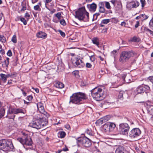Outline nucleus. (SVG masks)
Listing matches in <instances>:
<instances>
[{
  "mask_svg": "<svg viewBox=\"0 0 153 153\" xmlns=\"http://www.w3.org/2000/svg\"><path fill=\"white\" fill-rule=\"evenodd\" d=\"M48 123L47 119L45 117L40 118L38 119H33L29 123L30 127L37 129L40 128L42 127L46 126Z\"/></svg>",
  "mask_w": 153,
  "mask_h": 153,
  "instance_id": "f257e3e1",
  "label": "nucleus"
},
{
  "mask_svg": "<svg viewBox=\"0 0 153 153\" xmlns=\"http://www.w3.org/2000/svg\"><path fill=\"white\" fill-rule=\"evenodd\" d=\"M75 17L79 20H82L85 22L89 21V13L85 10V7L79 8L76 12Z\"/></svg>",
  "mask_w": 153,
  "mask_h": 153,
  "instance_id": "f03ea898",
  "label": "nucleus"
},
{
  "mask_svg": "<svg viewBox=\"0 0 153 153\" xmlns=\"http://www.w3.org/2000/svg\"><path fill=\"white\" fill-rule=\"evenodd\" d=\"M87 98L86 95L82 93L78 92L73 94L70 97V100L69 103L72 102L75 104H79L80 102L83 100Z\"/></svg>",
  "mask_w": 153,
  "mask_h": 153,
  "instance_id": "7ed1b4c3",
  "label": "nucleus"
},
{
  "mask_svg": "<svg viewBox=\"0 0 153 153\" xmlns=\"http://www.w3.org/2000/svg\"><path fill=\"white\" fill-rule=\"evenodd\" d=\"M14 147L10 140H0V150L4 151H12Z\"/></svg>",
  "mask_w": 153,
  "mask_h": 153,
  "instance_id": "20e7f679",
  "label": "nucleus"
},
{
  "mask_svg": "<svg viewBox=\"0 0 153 153\" xmlns=\"http://www.w3.org/2000/svg\"><path fill=\"white\" fill-rule=\"evenodd\" d=\"M91 95L94 99L97 101L102 100L105 97L103 91L101 88L95 87L91 91Z\"/></svg>",
  "mask_w": 153,
  "mask_h": 153,
  "instance_id": "39448f33",
  "label": "nucleus"
},
{
  "mask_svg": "<svg viewBox=\"0 0 153 153\" xmlns=\"http://www.w3.org/2000/svg\"><path fill=\"white\" fill-rule=\"evenodd\" d=\"M25 113V111L21 108H10L7 111L6 117L9 119H13L15 116L14 114Z\"/></svg>",
  "mask_w": 153,
  "mask_h": 153,
  "instance_id": "423d86ee",
  "label": "nucleus"
},
{
  "mask_svg": "<svg viewBox=\"0 0 153 153\" xmlns=\"http://www.w3.org/2000/svg\"><path fill=\"white\" fill-rule=\"evenodd\" d=\"M77 144L79 145L82 144L85 147H88L91 145L90 140L86 137H80L76 139Z\"/></svg>",
  "mask_w": 153,
  "mask_h": 153,
  "instance_id": "0eeeda50",
  "label": "nucleus"
},
{
  "mask_svg": "<svg viewBox=\"0 0 153 153\" xmlns=\"http://www.w3.org/2000/svg\"><path fill=\"white\" fill-rule=\"evenodd\" d=\"M134 55V54L132 52L127 51H123L120 55L119 61L122 62H126Z\"/></svg>",
  "mask_w": 153,
  "mask_h": 153,
  "instance_id": "6e6552de",
  "label": "nucleus"
},
{
  "mask_svg": "<svg viewBox=\"0 0 153 153\" xmlns=\"http://www.w3.org/2000/svg\"><path fill=\"white\" fill-rule=\"evenodd\" d=\"M129 129V126L126 123H122L119 125V131L120 134L122 135H128Z\"/></svg>",
  "mask_w": 153,
  "mask_h": 153,
  "instance_id": "1a4fd4ad",
  "label": "nucleus"
},
{
  "mask_svg": "<svg viewBox=\"0 0 153 153\" xmlns=\"http://www.w3.org/2000/svg\"><path fill=\"white\" fill-rule=\"evenodd\" d=\"M141 132V131L139 128H134L129 132L128 135L131 138L134 139L139 136Z\"/></svg>",
  "mask_w": 153,
  "mask_h": 153,
  "instance_id": "9d476101",
  "label": "nucleus"
},
{
  "mask_svg": "<svg viewBox=\"0 0 153 153\" xmlns=\"http://www.w3.org/2000/svg\"><path fill=\"white\" fill-rule=\"evenodd\" d=\"M140 4L137 1H132L131 2H128L126 5V7L129 10L132 8H136Z\"/></svg>",
  "mask_w": 153,
  "mask_h": 153,
  "instance_id": "9b49d317",
  "label": "nucleus"
},
{
  "mask_svg": "<svg viewBox=\"0 0 153 153\" xmlns=\"http://www.w3.org/2000/svg\"><path fill=\"white\" fill-rule=\"evenodd\" d=\"M73 62H74V64H75V65L76 66L79 68H82L83 66V64L79 58H76L75 60H73Z\"/></svg>",
  "mask_w": 153,
  "mask_h": 153,
  "instance_id": "f8f14e48",
  "label": "nucleus"
},
{
  "mask_svg": "<svg viewBox=\"0 0 153 153\" xmlns=\"http://www.w3.org/2000/svg\"><path fill=\"white\" fill-rule=\"evenodd\" d=\"M87 7L91 11L94 12L96 10L97 5L95 3H93L91 4H88Z\"/></svg>",
  "mask_w": 153,
  "mask_h": 153,
  "instance_id": "ddd939ff",
  "label": "nucleus"
},
{
  "mask_svg": "<svg viewBox=\"0 0 153 153\" xmlns=\"http://www.w3.org/2000/svg\"><path fill=\"white\" fill-rule=\"evenodd\" d=\"M24 141V145L30 146L32 144V139L29 136H27L26 137H25Z\"/></svg>",
  "mask_w": 153,
  "mask_h": 153,
  "instance_id": "4468645a",
  "label": "nucleus"
},
{
  "mask_svg": "<svg viewBox=\"0 0 153 153\" xmlns=\"http://www.w3.org/2000/svg\"><path fill=\"white\" fill-rule=\"evenodd\" d=\"M0 85H3V83L6 82L7 81V78L6 76V75L3 74H0Z\"/></svg>",
  "mask_w": 153,
  "mask_h": 153,
  "instance_id": "2eb2a0df",
  "label": "nucleus"
},
{
  "mask_svg": "<svg viewBox=\"0 0 153 153\" xmlns=\"http://www.w3.org/2000/svg\"><path fill=\"white\" fill-rule=\"evenodd\" d=\"M116 152L118 153H129L122 146L119 147L116 149Z\"/></svg>",
  "mask_w": 153,
  "mask_h": 153,
  "instance_id": "dca6fc26",
  "label": "nucleus"
},
{
  "mask_svg": "<svg viewBox=\"0 0 153 153\" xmlns=\"http://www.w3.org/2000/svg\"><path fill=\"white\" fill-rule=\"evenodd\" d=\"M47 34L42 31H39L36 34V36L37 37L42 39H45L47 37Z\"/></svg>",
  "mask_w": 153,
  "mask_h": 153,
  "instance_id": "f3484780",
  "label": "nucleus"
},
{
  "mask_svg": "<svg viewBox=\"0 0 153 153\" xmlns=\"http://www.w3.org/2000/svg\"><path fill=\"white\" fill-rule=\"evenodd\" d=\"M110 115H107L104 117L100 119L98 122L99 123L102 124L103 123L107 121L108 120L110 119Z\"/></svg>",
  "mask_w": 153,
  "mask_h": 153,
  "instance_id": "a211bd4d",
  "label": "nucleus"
},
{
  "mask_svg": "<svg viewBox=\"0 0 153 153\" xmlns=\"http://www.w3.org/2000/svg\"><path fill=\"white\" fill-rule=\"evenodd\" d=\"M99 6V11L100 13H104L105 11V9L104 7V4L102 2H100L98 4Z\"/></svg>",
  "mask_w": 153,
  "mask_h": 153,
  "instance_id": "6ab92c4d",
  "label": "nucleus"
},
{
  "mask_svg": "<svg viewBox=\"0 0 153 153\" xmlns=\"http://www.w3.org/2000/svg\"><path fill=\"white\" fill-rule=\"evenodd\" d=\"M110 19H103L102 20L100 24V26L101 27H104L105 26V25H106L109 23L110 21Z\"/></svg>",
  "mask_w": 153,
  "mask_h": 153,
  "instance_id": "aec40b11",
  "label": "nucleus"
},
{
  "mask_svg": "<svg viewBox=\"0 0 153 153\" xmlns=\"http://www.w3.org/2000/svg\"><path fill=\"white\" fill-rule=\"evenodd\" d=\"M38 109L40 113L44 114L47 117H48L49 116V114L46 112L45 111L44 106L40 108H39Z\"/></svg>",
  "mask_w": 153,
  "mask_h": 153,
  "instance_id": "412c9836",
  "label": "nucleus"
},
{
  "mask_svg": "<svg viewBox=\"0 0 153 153\" xmlns=\"http://www.w3.org/2000/svg\"><path fill=\"white\" fill-rule=\"evenodd\" d=\"M92 43L98 46L99 45V39L97 37H94L92 38L91 40Z\"/></svg>",
  "mask_w": 153,
  "mask_h": 153,
  "instance_id": "4be33fe9",
  "label": "nucleus"
},
{
  "mask_svg": "<svg viewBox=\"0 0 153 153\" xmlns=\"http://www.w3.org/2000/svg\"><path fill=\"white\" fill-rule=\"evenodd\" d=\"M109 131H112L116 126L115 124L113 123H108Z\"/></svg>",
  "mask_w": 153,
  "mask_h": 153,
  "instance_id": "5701e85b",
  "label": "nucleus"
},
{
  "mask_svg": "<svg viewBox=\"0 0 153 153\" xmlns=\"http://www.w3.org/2000/svg\"><path fill=\"white\" fill-rule=\"evenodd\" d=\"M5 113V110L1 107V103L0 102V119L1 118L4 116Z\"/></svg>",
  "mask_w": 153,
  "mask_h": 153,
  "instance_id": "b1692460",
  "label": "nucleus"
},
{
  "mask_svg": "<svg viewBox=\"0 0 153 153\" xmlns=\"http://www.w3.org/2000/svg\"><path fill=\"white\" fill-rule=\"evenodd\" d=\"M147 109L149 114L153 115V105H148L147 107Z\"/></svg>",
  "mask_w": 153,
  "mask_h": 153,
  "instance_id": "393cba45",
  "label": "nucleus"
},
{
  "mask_svg": "<svg viewBox=\"0 0 153 153\" xmlns=\"http://www.w3.org/2000/svg\"><path fill=\"white\" fill-rule=\"evenodd\" d=\"M136 91L138 94L143 93V86H139L136 89Z\"/></svg>",
  "mask_w": 153,
  "mask_h": 153,
  "instance_id": "a878e982",
  "label": "nucleus"
},
{
  "mask_svg": "<svg viewBox=\"0 0 153 153\" xmlns=\"http://www.w3.org/2000/svg\"><path fill=\"white\" fill-rule=\"evenodd\" d=\"M55 86L57 88H64V85L62 83L60 82H56L55 84Z\"/></svg>",
  "mask_w": 153,
  "mask_h": 153,
  "instance_id": "bb28decb",
  "label": "nucleus"
},
{
  "mask_svg": "<svg viewBox=\"0 0 153 153\" xmlns=\"http://www.w3.org/2000/svg\"><path fill=\"white\" fill-rule=\"evenodd\" d=\"M144 92L147 93L149 92L150 91V88L149 87L148 85H145L143 86Z\"/></svg>",
  "mask_w": 153,
  "mask_h": 153,
  "instance_id": "cd10ccee",
  "label": "nucleus"
},
{
  "mask_svg": "<svg viewBox=\"0 0 153 153\" xmlns=\"http://www.w3.org/2000/svg\"><path fill=\"white\" fill-rule=\"evenodd\" d=\"M103 128L106 131H109V125L108 122L104 124L103 126Z\"/></svg>",
  "mask_w": 153,
  "mask_h": 153,
  "instance_id": "c85d7f7f",
  "label": "nucleus"
},
{
  "mask_svg": "<svg viewBox=\"0 0 153 153\" xmlns=\"http://www.w3.org/2000/svg\"><path fill=\"white\" fill-rule=\"evenodd\" d=\"M0 41L3 43H5L7 41L6 38L3 36L0 35Z\"/></svg>",
  "mask_w": 153,
  "mask_h": 153,
  "instance_id": "c756f323",
  "label": "nucleus"
},
{
  "mask_svg": "<svg viewBox=\"0 0 153 153\" xmlns=\"http://www.w3.org/2000/svg\"><path fill=\"white\" fill-rule=\"evenodd\" d=\"M125 94V92L123 91H120L118 96V98L120 100H122L123 97V95Z\"/></svg>",
  "mask_w": 153,
  "mask_h": 153,
  "instance_id": "7c9ffc66",
  "label": "nucleus"
},
{
  "mask_svg": "<svg viewBox=\"0 0 153 153\" xmlns=\"http://www.w3.org/2000/svg\"><path fill=\"white\" fill-rule=\"evenodd\" d=\"M22 8L21 10V11H24L26 10L27 9V7L26 6V3H24V2H22Z\"/></svg>",
  "mask_w": 153,
  "mask_h": 153,
  "instance_id": "2f4dec72",
  "label": "nucleus"
},
{
  "mask_svg": "<svg viewBox=\"0 0 153 153\" xmlns=\"http://www.w3.org/2000/svg\"><path fill=\"white\" fill-rule=\"evenodd\" d=\"M105 7L108 9H111V7L110 5V3L108 2L105 1Z\"/></svg>",
  "mask_w": 153,
  "mask_h": 153,
  "instance_id": "473e14b6",
  "label": "nucleus"
},
{
  "mask_svg": "<svg viewBox=\"0 0 153 153\" xmlns=\"http://www.w3.org/2000/svg\"><path fill=\"white\" fill-rule=\"evenodd\" d=\"M24 139L22 138H17V140L19 142L23 145H24L25 137Z\"/></svg>",
  "mask_w": 153,
  "mask_h": 153,
  "instance_id": "72a5a7b5",
  "label": "nucleus"
},
{
  "mask_svg": "<svg viewBox=\"0 0 153 153\" xmlns=\"http://www.w3.org/2000/svg\"><path fill=\"white\" fill-rule=\"evenodd\" d=\"M100 14L99 13H96L94 14L93 16V21L97 19L98 16H99Z\"/></svg>",
  "mask_w": 153,
  "mask_h": 153,
  "instance_id": "f704fd0d",
  "label": "nucleus"
},
{
  "mask_svg": "<svg viewBox=\"0 0 153 153\" xmlns=\"http://www.w3.org/2000/svg\"><path fill=\"white\" fill-rule=\"evenodd\" d=\"M11 41L14 43L17 42L16 36L15 35H14L11 39Z\"/></svg>",
  "mask_w": 153,
  "mask_h": 153,
  "instance_id": "c9c22d12",
  "label": "nucleus"
},
{
  "mask_svg": "<svg viewBox=\"0 0 153 153\" xmlns=\"http://www.w3.org/2000/svg\"><path fill=\"white\" fill-rule=\"evenodd\" d=\"M9 58H7L6 59L4 60V62L5 63V64L6 65V66L7 67H8V65L9 63Z\"/></svg>",
  "mask_w": 153,
  "mask_h": 153,
  "instance_id": "e433bc0d",
  "label": "nucleus"
},
{
  "mask_svg": "<svg viewBox=\"0 0 153 153\" xmlns=\"http://www.w3.org/2000/svg\"><path fill=\"white\" fill-rule=\"evenodd\" d=\"M118 21L117 19L115 18H112L111 19V22L114 23H117Z\"/></svg>",
  "mask_w": 153,
  "mask_h": 153,
  "instance_id": "4c0bfd02",
  "label": "nucleus"
},
{
  "mask_svg": "<svg viewBox=\"0 0 153 153\" xmlns=\"http://www.w3.org/2000/svg\"><path fill=\"white\" fill-rule=\"evenodd\" d=\"M141 19H142L144 20H146L147 19L149 16L148 15H146L145 14H141Z\"/></svg>",
  "mask_w": 153,
  "mask_h": 153,
  "instance_id": "58836bf2",
  "label": "nucleus"
},
{
  "mask_svg": "<svg viewBox=\"0 0 153 153\" xmlns=\"http://www.w3.org/2000/svg\"><path fill=\"white\" fill-rule=\"evenodd\" d=\"M140 2L141 4V5L142 7H144L146 4V2L145 0H140Z\"/></svg>",
  "mask_w": 153,
  "mask_h": 153,
  "instance_id": "ea45409f",
  "label": "nucleus"
},
{
  "mask_svg": "<svg viewBox=\"0 0 153 153\" xmlns=\"http://www.w3.org/2000/svg\"><path fill=\"white\" fill-rule=\"evenodd\" d=\"M149 25L150 27L153 29V17L150 20L149 23Z\"/></svg>",
  "mask_w": 153,
  "mask_h": 153,
  "instance_id": "a19ab883",
  "label": "nucleus"
},
{
  "mask_svg": "<svg viewBox=\"0 0 153 153\" xmlns=\"http://www.w3.org/2000/svg\"><path fill=\"white\" fill-rule=\"evenodd\" d=\"M66 135L64 131H62L60 134L59 137L61 138H64Z\"/></svg>",
  "mask_w": 153,
  "mask_h": 153,
  "instance_id": "79ce46f5",
  "label": "nucleus"
},
{
  "mask_svg": "<svg viewBox=\"0 0 153 153\" xmlns=\"http://www.w3.org/2000/svg\"><path fill=\"white\" fill-rule=\"evenodd\" d=\"M20 20L22 22L24 25H26L27 24V22L25 19L24 18H21Z\"/></svg>",
  "mask_w": 153,
  "mask_h": 153,
  "instance_id": "37998d69",
  "label": "nucleus"
},
{
  "mask_svg": "<svg viewBox=\"0 0 153 153\" xmlns=\"http://www.w3.org/2000/svg\"><path fill=\"white\" fill-rule=\"evenodd\" d=\"M60 23L62 25L65 26L66 25V23L64 19H61L60 21Z\"/></svg>",
  "mask_w": 153,
  "mask_h": 153,
  "instance_id": "c03bdc74",
  "label": "nucleus"
},
{
  "mask_svg": "<svg viewBox=\"0 0 153 153\" xmlns=\"http://www.w3.org/2000/svg\"><path fill=\"white\" fill-rule=\"evenodd\" d=\"M90 59L91 62H94L95 59V57L94 55H91L90 57Z\"/></svg>",
  "mask_w": 153,
  "mask_h": 153,
  "instance_id": "a18cd8bd",
  "label": "nucleus"
},
{
  "mask_svg": "<svg viewBox=\"0 0 153 153\" xmlns=\"http://www.w3.org/2000/svg\"><path fill=\"white\" fill-rule=\"evenodd\" d=\"M145 30L147 32L151 34L152 35L153 32L147 28H145Z\"/></svg>",
  "mask_w": 153,
  "mask_h": 153,
  "instance_id": "49530a36",
  "label": "nucleus"
},
{
  "mask_svg": "<svg viewBox=\"0 0 153 153\" xmlns=\"http://www.w3.org/2000/svg\"><path fill=\"white\" fill-rule=\"evenodd\" d=\"M126 74H121V76L122 78L123 79V80L125 82H126L125 78L126 77Z\"/></svg>",
  "mask_w": 153,
  "mask_h": 153,
  "instance_id": "de8ad7c7",
  "label": "nucleus"
},
{
  "mask_svg": "<svg viewBox=\"0 0 153 153\" xmlns=\"http://www.w3.org/2000/svg\"><path fill=\"white\" fill-rule=\"evenodd\" d=\"M56 16L59 19H61V15L60 13L59 12L57 14H56Z\"/></svg>",
  "mask_w": 153,
  "mask_h": 153,
  "instance_id": "09e8293b",
  "label": "nucleus"
},
{
  "mask_svg": "<svg viewBox=\"0 0 153 153\" xmlns=\"http://www.w3.org/2000/svg\"><path fill=\"white\" fill-rule=\"evenodd\" d=\"M137 38L136 36H134L131 39V41L132 42H135L137 41Z\"/></svg>",
  "mask_w": 153,
  "mask_h": 153,
  "instance_id": "8fccbe9b",
  "label": "nucleus"
},
{
  "mask_svg": "<svg viewBox=\"0 0 153 153\" xmlns=\"http://www.w3.org/2000/svg\"><path fill=\"white\" fill-rule=\"evenodd\" d=\"M37 106L38 108L43 106V104L41 102H38L37 104Z\"/></svg>",
  "mask_w": 153,
  "mask_h": 153,
  "instance_id": "3c124183",
  "label": "nucleus"
},
{
  "mask_svg": "<svg viewBox=\"0 0 153 153\" xmlns=\"http://www.w3.org/2000/svg\"><path fill=\"white\" fill-rule=\"evenodd\" d=\"M60 33V35L62 37H64L65 36V33L62 32L61 30H59L58 31Z\"/></svg>",
  "mask_w": 153,
  "mask_h": 153,
  "instance_id": "603ef678",
  "label": "nucleus"
},
{
  "mask_svg": "<svg viewBox=\"0 0 153 153\" xmlns=\"http://www.w3.org/2000/svg\"><path fill=\"white\" fill-rule=\"evenodd\" d=\"M7 55L9 56H12V52H11V51L10 50L8 51L7 53Z\"/></svg>",
  "mask_w": 153,
  "mask_h": 153,
  "instance_id": "864d4df0",
  "label": "nucleus"
},
{
  "mask_svg": "<svg viewBox=\"0 0 153 153\" xmlns=\"http://www.w3.org/2000/svg\"><path fill=\"white\" fill-rule=\"evenodd\" d=\"M34 9L35 10H38L39 9H40L39 6V5H37L36 6H35L34 7Z\"/></svg>",
  "mask_w": 153,
  "mask_h": 153,
  "instance_id": "5fc2aeb1",
  "label": "nucleus"
},
{
  "mask_svg": "<svg viewBox=\"0 0 153 153\" xmlns=\"http://www.w3.org/2000/svg\"><path fill=\"white\" fill-rule=\"evenodd\" d=\"M33 98L32 96L31 95L28 96L27 97V99L29 101H31L32 100Z\"/></svg>",
  "mask_w": 153,
  "mask_h": 153,
  "instance_id": "6e6d98bb",
  "label": "nucleus"
},
{
  "mask_svg": "<svg viewBox=\"0 0 153 153\" xmlns=\"http://www.w3.org/2000/svg\"><path fill=\"white\" fill-rule=\"evenodd\" d=\"M86 67L88 68H91L92 66L89 63H87L86 64Z\"/></svg>",
  "mask_w": 153,
  "mask_h": 153,
  "instance_id": "4d7b16f0",
  "label": "nucleus"
},
{
  "mask_svg": "<svg viewBox=\"0 0 153 153\" xmlns=\"http://www.w3.org/2000/svg\"><path fill=\"white\" fill-rule=\"evenodd\" d=\"M1 49V50L0 51V52L1 54L2 55H4L5 53V51L3 49H2V48H0Z\"/></svg>",
  "mask_w": 153,
  "mask_h": 153,
  "instance_id": "13d9d810",
  "label": "nucleus"
},
{
  "mask_svg": "<svg viewBox=\"0 0 153 153\" xmlns=\"http://www.w3.org/2000/svg\"><path fill=\"white\" fill-rule=\"evenodd\" d=\"M116 2V0H111L110 1V2L113 4L114 6L115 5Z\"/></svg>",
  "mask_w": 153,
  "mask_h": 153,
  "instance_id": "bf43d9fd",
  "label": "nucleus"
},
{
  "mask_svg": "<svg viewBox=\"0 0 153 153\" xmlns=\"http://www.w3.org/2000/svg\"><path fill=\"white\" fill-rule=\"evenodd\" d=\"M139 24H140V23H139V22L138 21H137L136 22V24L135 25V27L136 28H137L138 27V26L139 25Z\"/></svg>",
  "mask_w": 153,
  "mask_h": 153,
  "instance_id": "052dcab7",
  "label": "nucleus"
},
{
  "mask_svg": "<svg viewBox=\"0 0 153 153\" xmlns=\"http://www.w3.org/2000/svg\"><path fill=\"white\" fill-rule=\"evenodd\" d=\"M148 79L151 82H153V76H149L148 77Z\"/></svg>",
  "mask_w": 153,
  "mask_h": 153,
  "instance_id": "680f3d73",
  "label": "nucleus"
},
{
  "mask_svg": "<svg viewBox=\"0 0 153 153\" xmlns=\"http://www.w3.org/2000/svg\"><path fill=\"white\" fill-rule=\"evenodd\" d=\"M121 85L120 84H117L116 85H115V84H114V83L113 84H112V85L113 86L114 88H117L119 86Z\"/></svg>",
  "mask_w": 153,
  "mask_h": 153,
  "instance_id": "e2e57ef3",
  "label": "nucleus"
},
{
  "mask_svg": "<svg viewBox=\"0 0 153 153\" xmlns=\"http://www.w3.org/2000/svg\"><path fill=\"white\" fill-rule=\"evenodd\" d=\"M65 127L68 129H69L70 128V126L68 124H66L65 125Z\"/></svg>",
  "mask_w": 153,
  "mask_h": 153,
  "instance_id": "0e129e2a",
  "label": "nucleus"
},
{
  "mask_svg": "<svg viewBox=\"0 0 153 153\" xmlns=\"http://www.w3.org/2000/svg\"><path fill=\"white\" fill-rule=\"evenodd\" d=\"M30 16V15L27 13H25V17L26 18L28 17L29 18Z\"/></svg>",
  "mask_w": 153,
  "mask_h": 153,
  "instance_id": "69168bd1",
  "label": "nucleus"
},
{
  "mask_svg": "<svg viewBox=\"0 0 153 153\" xmlns=\"http://www.w3.org/2000/svg\"><path fill=\"white\" fill-rule=\"evenodd\" d=\"M86 132L89 135H90V134H91V130H90L89 129H87L86 130Z\"/></svg>",
  "mask_w": 153,
  "mask_h": 153,
  "instance_id": "338daca9",
  "label": "nucleus"
},
{
  "mask_svg": "<svg viewBox=\"0 0 153 153\" xmlns=\"http://www.w3.org/2000/svg\"><path fill=\"white\" fill-rule=\"evenodd\" d=\"M74 74L76 76H79L78 72V71L74 72Z\"/></svg>",
  "mask_w": 153,
  "mask_h": 153,
  "instance_id": "774afa93",
  "label": "nucleus"
}]
</instances>
